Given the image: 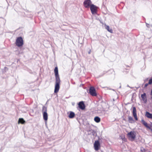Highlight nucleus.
<instances>
[{
  "label": "nucleus",
  "instance_id": "nucleus-1",
  "mask_svg": "<svg viewBox=\"0 0 152 152\" xmlns=\"http://www.w3.org/2000/svg\"><path fill=\"white\" fill-rule=\"evenodd\" d=\"M54 71L55 73L56 80L55 86L54 93H57L59 89L61 80L58 74V68L57 67L55 68Z\"/></svg>",
  "mask_w": 152,
  "mask_h": 152
},
{
  "label": "nucleus",
  "instance_id": "nucleus-2",
  "mask_svg": "<svg viewBox=\"0 0 152 152\" xmlns=\"http://www.w3.org/2000/svg\"><path fill=\"white\" fill-rule=\"evenodd\" d=\"M136 133L134 131H131L127 134L128 137L130 140L132 141L134 140L136 138Z\"/></svg>",
  "mask_w": 152,
  "mask_h": 152
},
{
  "label": "nucleus",
  "instance_id": "nucleus-3",
  "mask_svg": "<svg viewBox=\"0 0 152 152\" xmlns=\"http://www.w3.org/2000/svg\"><path fill=\"white\" fill-rule=\"evenodd\" d=\"M15 44L18 47L22 46L23 44V40L22 37H18L16 39Z\"/></svg>",
  "mask_w": 152,
  "mask_h": 152
},
{
  "label": "nucleus",
  "instance_id": "nucleus-4",
  "mask_svg": "<svg viewBox=\"0 0 152 152\" xmlns=\"http://www.w3.org/2000/svg\"><path fill=\"white\" fill-rule=\"evenodd\" d=\"M42 112L43 113V118L45 121H47L48 119V115L47 113V108L44 106L42 107Z\"/></svg>",
  "mask_w": 152,
  "mask_h": 152
},
{
  "label": "nucleus",
  "instance_id": "nucleus-5",
  "mask_svg": "<svg viewBox=\"0 0 152 152\" xmlns=\"http://www.w3.org/2000/svg\"><path fill=\"white\" fill-rule=\"evenodd\" d=\"M90 10L92 14H95L96 13L97 7L95 5L92 4L90 5Z\"/></svg>",
  "mask_w": 152,
  "mask_h": 152
},
{
  "label": "nucleus",
  "instance_id": "nucleus-6",
  "mask_svg": "<svg viewBox=\"0 0 152 152\" xmlns=\"http://www.w3.org/2000/svg\"><path fill=\"white\" fill-rule=\"evenodd\" d=\"M90 94L93 96H96V94L95 88L93 87H90L89 90Z\"/></svg>",
  "mask_w": 152,
  "mask_h": 152
},
{
  "label": "nucleus",
  "instance_id": "nucleus-7",
  "mask_svg": "<svg viewBox=\"0 0 152 152\" xmlns=\"http://www.w3.org/2000/svg\"><path fill=\"white\" fill-rule=\"evenodd\" d=\"M91 2L90 0H85L84 3V6L86 8H88L89 7H90V5H91Z\"/></svg>",
  "mask_w": 152,
  "mask_h": 152
},
{
  "label": "nucleus",
  "instance_id": "nucleus-8",
  "mask_svg": "<svg viewBox=\"0 0 152 152\" xmlns=\"http://www.w3.org/2000/svg\"><path fill=\"white\" fill-rule=\"evenodd\" d=\"M132 114L134 118L136 121L138 120L137 115V111L135 107H133V108Z\"/></svg>",
  "mask_w": 152,
  "mask_h": 152
},
{
  "label": "nucleus",
  "instance_id": "nucleus-9",
  "mask_svg": "<svg viewBox=\"0 0 152 152\" xmlns=\"http://www.w3.org/2000/svg\"><path fill=\"white\" fill-rule=\"evenodd\" d=\"M99 142L98 141H96L94 144V149L96 151H98L99 150Z\"/></svg>",
  "mask_w": 152,
  "mask_h": 152
},
{
  "label": "nucleus",
  "instance_id": "nucleus-10",
  "mask_svg": "<svg viewBox=\"0 0 152 152\" xmlns=\"http://www.w3.org/2000/svg\"><path fill=\"white\" fill-rule=\"evenodd\" d=\"M79 108L81 110H83L85 109V106L83 102H80L78 104Z\"/></svg>",
  "mask_w": 152,
  "mask_h": 152
},
{
  "label": "nucleus",
  "instance_id": "nucleus-11",
  "mask_svg": "<svg viewBox=\"0 0 152 152\" xmlns=\"http://www.w3.org/2000/svg\"><path fill=\"white\" fill-rule=\"evenodd\" d=\"M141 97L144 102L146 103L147 101L146 94L145 93H144L143 94H141Z\"/></svg>",
  "mask_w": 152,
  "mask_h": 152
},
{
  "label": "nucleus",
  "instance_id": "nucleus-12",
  "mask_svg": "<svg viewBox=\"0 0 152 152\" xmlns=\"http://www.w3.org/2000/svg\"><path fill=\"white\" fill-rule=\"evenodd\" d=\"M128 121L129 123L133 124L135 122L133 118L131 116H128Z\"/></svg>",
  "mask_w": 152,
  "mask_h": 152
},
{
  "label": "nucleus",
  "instance_id": "nucleus-13",
  "mask_svg": "<svg viewBox=\"0 0 152 152\" xmlns=\"http://www.w3.org/2000/svg\"><path fill=\"white\" fill-rule=\"evenodd\" d=\"M104 26H105V29H107L108 31L111 33H113V30L112 28H110L108 26L106 25V24H105Z\"/></svg>",
  "mask_w": 152,
  "mask_h": 152
},
{
  "label": "nucleus",
  "instance_id": "nucleus-14",
  "mask_svg": "<svg viewBox=\"0 0 152 152\" xmlns=\"http://www.w3.org/2000/svg\"><path fill=\"white\" fill-rule=\"evenodd\" d=\"M145 116L148 118H152V114L148 112H146Z\"/></svg>",
  "mask_w": 152,
  "mask_h": 152
},
{
  "label": "nucleus",
  "instance_id": "nucleus-15",
  "mask_svg": "<svg viewBox=\"0 0 152 152\" xmlns=\"http://www.w3.org/2000/svg\"><path fill=\"white\" fill-rule=\"evenodd\" d=\"M141 122L145 127L147 128H150L148 124L144 120L142 119L141 120Z\"/></svg>",
  "mask_w": 152,
  "mask_h": 152
},
{
  "label": "nucleus",
  "instance_id": "nucleus-16",
  "mask_svg": "<svg viewBox=\"0 0 152 152\" xmlns=\"http://www.w3.org/2000/svg\"><path fill=\"white\" fill-rule=\"evenodd\" d=\"M75 116V113L72 112H70L69 117V118H73Z\"/></svg>",
  "mask_w": 152,
  "mask_h": 152
},
{
  "label": "nucleus",
  "instance_id": "nucleus-17",
  "mask_svg": "<svg viewBox=\"0 0 152 152\" xmlns=\"http://www.w3.org/2000/svg\"><path fill=\"white\" fill-rule=\"evenodd\" d=\"M94 120L96 122L99 123L100 121V118L99 117L96 116L94 118Z\"/></svg>",
  "mask_w": 152,
  "mask_h": 152
},
{
  "label": "nucleus",
  "instance_id": "nucleus-18",
  "mask_svg": "<svg viewBox=\"0 0 152 152\" xmlns=\"http://www.w3.org/2000/svg\"><path fill=\"white\" fill-rule=\"evenodd\" d=\"M25 122V121L22 118H20L18 120V123L23 124Z\"/></svg>",
  "mask_w": 152,
  "mask_h": 152
},
{
  "label": "nucleus",
  "instance_id": "nucleus-19",
  "mask_svg": "<svg viewBox=\"0 0 152 152\" xmlns=\"http://www.w3.org/2000/svg\"><path fill=\"white\" fill-rule=\"evenodd\" d=\"M152 83V78L151 79L149 80L148 82V84H151Z\"/></svg>",
  "mask_w": 152,
  "mask_h": 152
},
{
  "label": "nucleus",
  "instance_id": "nucleus-20",
  "mask_svg": "<svg viewBox=\"0 0 152 152\" xmlns=\"http://www.w3.org/2000/svg\"><path fill=\"white\" fill-rule=\"evenodd\" d=\"M148 84H149L148 83H146L145 85V87H146L147 86H148Z\"/></svg>",
  "mask_w": 152,
  "mask_h": 152
},
{
  "label": "nucleus",
  "instance_id": "nucleus-21",
  "mask_svg": "<svg viewBox=\"0 0 152 152\" xmlns=\"http://www.w3.org/2000/svg\"><path fill=\"white\" fill-rule=\"evenodd\" d=\"M146 25L147 27H149V24L146 23Z\"/></svg>",
  "mask_w": 152,
  "mask_h": 152
},
{
  "label": "nucleus",
  "instance_id": "nucleus-22",
  "mask_svg": "<svg viewBox=\"0 0 152 152\" xmlns=\"http://www.w3.org/2000/svg\"><path fill=\"white\" fill-rule=\"evenodd\" d=\"M91 51H89L88 52V53H89V54H90V53H91Z\"/></svg>",
  "mask_w": 152,
  "mask_h": 152
}]
</instances>
